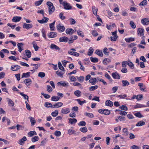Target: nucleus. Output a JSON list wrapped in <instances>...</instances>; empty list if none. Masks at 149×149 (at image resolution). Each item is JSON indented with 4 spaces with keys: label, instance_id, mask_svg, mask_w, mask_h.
Returning a JSON list of instances; mask_svg holds the SVG:
<instances>
[{
    "label": "nucleus",
    "instance_id": "obj_1",
    "mask_svg": "<svg viewBox=\"0 0 149 149\" xmlns=\"http://www.w3.org/2000/svg\"><path fill=\"white\" fill-rule=\"evenodd\" d=\"M47 5L49 6V15L52 14L55 10V8L53 4L50 1H48L47 3Z\"/></svg>",
    "mask_w": 149,
    "mask_h": 149
},
{
    "label": "nucleus",
    "instance_id": "obj_2",
    "mask_svg": "<svg viewBox=\"0 0 149 149\" xmlns=\"http://www.w3.org/2000/svg\"><path fill=\"white\" fill-rule=\"evenodd\" d=\"M117 31H115L113 32H112V34L114 36V37H113L112 36H111L110 37L111 40V41H116L118 37V36L117 35Z\"/></svg>",
    "mask_w": 149,
    "mask_h": 149
},
{
    "label": "nucleus",
    "instance_id": "obj_3",
    "mask_svg": "<svg viewBox=\"0 0 149 149\" xmlns=\"http://www.w3.org/2000/svg\"><path fill=\"white\" fill-rule=\"evenodd\" d=\"M57 30L60 32H62L64 31L65 28L63 26L61 25V24H58L57 26Z\"/></svg>",
    "mask_w": 149,
    "mask_h": 149
},
{
    "label": "nucleus",
    "instance_id": "obj_4",
    "mask_svg": "<svg viewBox=\"0 0 149 149\" xmlns=\"http://www.w3.org/2000/svg\"><path fill=\"white\" fill-rule=\"evenodd\" d=\"M64 6V8L65 9L70 10L72 8V7L70 5L69 3L66 1H64L62 3Z\"/></svg>",
    "mask_w": 149,
    "mask_h": 149
},
{
    "label": "nucleus",
    "instance_id": "obj_5",
    "mask_svg": "<svg viewBox=\"0 0 149 149\" xmlns=\"http://www.w3.org/2000/svg\"><path fill=\"white\" fill-rule=\"evenodd\" d=\"M141 22L143 25H148L149 24V19L145 18L141 20Z\"/></svg>",
    "mask_w": 149,
    "mask_h": 149
},
{
    "label": "nucleus",
    "instance_id": "obj_6",
    "mask_svg": "<svg viewBox=\"0 0 149 149\" xmlns=\"http://www.w3.org/2000/svg\"><path fill=\"white\" fill-rule=\"evenodd\" d=\"M65 32L67 34L71 35L74 33V31L72 29L69 28L66 29Z\"/></svg>",
    "mask_w": 149,
    "mask_h": 149
},
{
    "label": "nucleus",
    "instance_id": "obj_7",
    "mask_svg": "<svg viewBox=\"0 0 149 149\" xmlns=\"http://www.w3.org/2000/svg\"><path fill=\"white\" fill-rule=\"evenodd\" d=\"M112 76L114 79H119L120 78V75L117 72L113 73Z\"/></svg>",
    "mask_w": 149,
    "mask_h": 149
},
{
    "label": "nucleus",
    "instance_id": "obj_8",
    "mask_svg": "<svg viewBox=\"0 0 149 149\" xmlns=\"http://www.w3.org/2000/svg\"><path fill=\"white\" fill-rule=\"evenodd\" d=\"M70 111V109L69 108H66L65 109H62L61 110V113L63 114H66Z\"/></svg>",
    "mask_w": 149,
    "mask_h": 149
},
{
    "label": "nucleus",
    "instance_id": "obj_9",
    "mask_svg": "<svg viewBox=\"0 0 149 149\" xmlns=\"http://www.w3.org/2000/svg\"><path fill=\"white\" fill-rule=\"evenodd\" d=\"M48 20L49 18H48L44 17L41 20H38V21L41 24H44L46 23Z\"/></svg>",
    "mask_w": 149,
    "mask_h": 149
},
{
    "label": "nucleus",
    "instance_id": "obj_10",
    "mask_svg": "<svg viewBox=\"0 0 149 149\" xmlns=\"http://www.w3.org/2000/svg\"><path fill=\"white\" fill-rule=\"evenodd\" d=\"M63 104V103L61 102H58L56 103L53 106V108H57L62 107Z\"/></svg>",
    "mask_w": 149,
    "mask_h": 149
},
{
    "label": "nucleus",
    "instance_id": "obj_11",
    "mask_svg": "<svg viewBox=\"0 0 149 149\" xmlns=\"http://www.w3.org/2000/svg\"><path fill=\"white\" fill-rule=\"evenodd\" d=\"M20 66L18 65H14L12 66L11 68V70L13 71H16L18 70L20 68Z\"/></svg>",
    "mask_w": 149,
    "mask_h": 149
},
{
    "label": "nucleus",
    "instance_id": "obj_12",
    "mask_svg": "<svg viewBox=\"0 0 149 149\" xmlns=\"http://www.w3.org/2000/svg\"><path fill=\"white\" fill-rule=\"evenodd\" d=\"M26 137L24 136L22 139L19 140L18 143L21 145H23L24 144L25 141H26Z\"/></svg>",
    "mask_w": 149,
    "mask_h": 149
},
{
    "label": "nucleus",
    "instance_id": "obj_13",
    "mask_svg": "<svg viewBox=\"0 0 149 149\" xmlns=\"http://www.w3.org/2000/svg\"><path fill=\"white\" fill-rule=\"evenodd\" d=\"M144 30L143 29L141 28H139L138 29L137 32L140 36H143L144 35Z\"/></svg>",
    "mask_w": 149,
    "mask_h": 149
},
{
    "label": "nucleus",
    "instance_id": "obj_14",
    "mask_svg": "<svg viewBox=\"0 0 149 149\" xmlns=\"http://www.w3.org/2000/svg\"><path fill=\"white\" fill-rule=\"evenodd\" d=\"M32 25L31 24H27L25 23L24 24L23 28L27 29H29L32 28Z\"/></svg>",
    "mask_w": 149,
    "mask_h": 149
},
{
    "label": "nucleus",
    "instance_id": "obj_15",
    "mask_svg": "<svg viewBox=\"0 0 149 149\" xmlns=\"http://www.w3.org/2000/svg\"><path fill=\"white\" fill-rule=\"evenodd\" d=\"M21 17L19 16H15L12 19V21L13 22H17L19 21L21 19Z\"/></svg>",
    "mask_w": 149,
    "mask_h": 149
},
{
    "label": "nucleus",
    "instance_id": "obj_16",
    "mask_svg": "<svg viewBox=\"0 0 149 149\" xmlns=\"http://www.w3.org/2000/svg\"><path fill=\"white\" fill-rule=\"evenodd\" d=\"M69 123H70L71 125L74 124L77 122V120L75 118H69Z\"/></svg>",
    "mask_w": 149,
    "mask_h": 149
},
{
    "label": "nucleus",
    "instance_id": "obj_17",
    "mask_svg": "<svg viewBox=\"0 0 149 149\" xmlns=\"http://www.w3.org/2000/svg\"><path fill=\"white\" fill-rule=\"evenodd\" d=\"M138 86L140 87V89L141 91H144L146 89V87L142 83H139L138 84Z\"/></svg>",
    "mask_w": 149,
    "mask_h": 149
},
{
    "label": "nucleus",
    "instance_id": "obj_18",
    "mask_svg": "<svg viewBox=\"0 0 149 149\" xmlns=\"http://www.w3.org/2000/svg\"><path fill=\"white\" fill-rule=\"evenodd\" d=\"M48 36L50 38H53L56 36V33L55 32H50L48 34Z\"/></svg>",
    "mask_w": 149,
    "mask_h": 149
},
{
    "label": "nucleus",
    "instance_id": "obj_19",
    "mask_svg": "<svg viewBox=\"0 0 149 149\" xmlns=\"http://www.w3.org/2000/svg\"><path fill=\"white\" fill-rule=\"evenodd\" d=\"M24 82L26 86H29L31 84V80L30 79H26L24 80Z\"/></svg>",
    "mask_w": 149,
    "mask_h": 149
},
{
    "label": "nucleus",
    "instance_id": "obj_20",
    "mask_svg": "<svg viewBox=\"0 0 149 149\" xmlns=\"http://www.w3.org/2000/svg\"><path fill=\"white\" fill-rule=\"evenodd\" d=\"M6 99L8 102V104L10 106L13 107L14 106V104L13 100L8 98H6Z\"/></svg>",
    "mask_w": 149,
    "mask_h": 149
},
{
    "label": "nucleus",
    "instance_id": "obj_21",
    "mask_svg": "<svg viewBox=\"0 0 149 149\" xmlns=\"http://www.w3.org/2000/svg\"><path fill=\"white\" fill-rule=\"evenodd\" d=\"M68 38L64 36L60 38L59 41L60 42H65L68 41Z\"/></svg>",
    "mask_w": 149,
    "mask_h": 149
},
{
    "label": "nucleus",
    "instance_id": "obj_22",
    "mask_svg": "<svg viewBox=\"0 0 149 149\" xmlns=\"http://www.w3.org/2000/svg\"><path fill=\"white\" fill-rule=\"evenodd\" d=\"M89 82L91 83L92 85H95L97 82L96 79V78H92L89 80Z\"/></svg>",
    "mask_w": 149,
    "mask_h": 149
},
{
    "label": "nucleus",
    "instance_id": "obj_23",
    "mask_svg": "<svg viewBox=\"0 0 149 149\" xmlns=\"http://www.w3.org/2000/svg\"><path fill=\"white\" fill-rule=\"evenodd\" d=\"M74 95L77 97H79L81 95V92L79 90H76L74 92Z\"/></svg>",
    "mask_w": 149,
    "mask_h": 149
},
{
    "label": "nucleus",
    "instance_id": "obj_24",
    "mask_svg": "<svg viewBox=\"0 0 149 149\" xmlns=\"http://www.w3.org/2000/svg\"><path fill=\"white\" fill-rule=\"evenodd\" d=\"M145 124V123L142 120L140 121L136 124V126H142Z\"/></svg>",
    "mask_w": 149,
    "mask_h": 149
},
{
    "label": "nucleus",
    "instance_id": "obj_25",
    "mask_svg": "<svg viewBox=\"0 0 149 149\" xmlns=\"http://www.w3.org/2000/svg\"><path fill=\"white\" fill-rule=\"evenodd\" d=\"M113 102L109 100H107L105 102L106 105L109 107L113 106Z\"/></svg>",
    "mask_w": 149,
    "mask_h": 149
},
{
    "label": "nucleus",
    "instance_id": "obj_26",
    "mask_svg": "<svg viewBox=\"0 0 149 149\" xmlns=\"http://www.w3.org/2000/svg\"><path fill=\"white\" fill-rule=\"evenodd\" d=\"M50 47L52 49H55L56 50H60V49L58 46L53 44H51Z\"/></svg>",
    "mask_w": 149,
    "mask_h": 149
},
{
    "label": "nucleus",
    "instance_id": "obj_27",
    "mask_svg": "<svg viewBox=\"0 0 149 149\" xmlns=\"http://www.w3.org/2000/svg\"><path fill=\"white\" fill-rule=\"evenodd\" d=\"M111 60L109 58H104L103 61V63L104 65H107L108 63H110Z\"/></svg>",
    "mask_w": 149,
    "mask_h": 149
},
{
    "label": "nucleus",
    "instance_id": "obj_28",
    "mask_svg": "<svg viewBox=\"0 0 149 149\" xmlns=\"http://www.w3.org/2000/svg\"><path fill=\"white\" fill-rule=\"evenodd\" d=\"M29 118L30 120L32 126L34 125L36 123V121L35 119L32 117H29Z\"/></svg>",
    "mask_w": 149,
    "mask_h": 149
},
{
    "label": "nucleus",
    "instance_id": "obj_29",
    "mask_svg": "<svg viewBox=\"0 0 149 149\" xmlns=\"http://www.w3.org/2000/svg\"><path fill=\"white\" fill-rule=\"evenodd\" d=\"M60 99V97L58 96H53L52 97L51 100L52 101L56 102Z\"/></svg>",
    "mask_w": 149,
    "mask_h": 149
},
{
    "label": "nucleus",
    "instance_id": "obj_30",
    "mask_svg": "<svg viewBox=\"0 0 149 149\" xmlns=\"http://www.w3.org/2000/svg\"><path fill=\"white\" fill-rule=\"evenodd\" d=\"M123 84V86L125 87L128 86L130 84V83L127 80H123L122 81Z\"/></svg>",
    "mask_w": 149,
    "mask_h": 149
},
{
    "label": "nucleus",
    "instance_id": "obj_31",
    "mask_svg": "<svg viewBox=\"0 0 149 149\" xmlns=\"http://www.w3.org/2000/svg\"><path fill=\"white\" fill-rule=\"evenodd\" d=\"M30 72L23 73L22 75V78H23V77L26 78L29 77L30 76Z\"/></svg>",
    "mask_w": 149,
    "mask_h": 149
},
{
    "label": "nucleus",
    "instance_id": "obj_32",
    "mask_svg": "<svg viewBox=\"0 0 149 149\" xmlns=\"http://www.w3.org/2000/svg\"><path fill=\"white\" fill-rule=\"evenodd\" d=\"M92 9L93 10V14L95 15H97V12L98 10L97 8L95 7L94 6H93L92 7Z\"/></svg>",
    "mask_w": 149,
    "mask_h": 149
},
{
    "label": "nucleus",
    "instance_id": "obj_33",
    "mask_svg": "<svg viewBox=\"0 0 149 149\" xmlns=\"http://www.w3.org/2000/svg\"><path fill=\"white\" fill-rule=\"evenodd\" d=\"M33 47L36 51H37L38 50L39 47L37 45L36 43L34 41L32 42Z\"/></svg>",
    "mask_w": 149,
    "mask_h": 149
},
{
    "label": "nucleus",
    "instance_id": "obj_34",
    "mask_svg": "<svg viewBox=\"0 0 149 149\" xmlns=\"http://www.w3.org/2000/svg\"><path fill=\"white\" fill-rule=\"evenodd\" d=\"M127 65L132 69H133L134 67V65L133 63L130 61V60H128L127 61Z\"/></svg>",
    "mask_w": 149,
    "mask_h": 149
},
{
    "label": "nucleus",
    "instance_id": "obj_35",
    "mask_svg": "<svg viewBox=\"0 0 149 149\" xmlns=\"http://www.w3.org/2000/svg\"><path fill=\"white\" fill-rule=\"evenodd\" d=\"M98 87V86L97 85L92 86L89 88V90L90 91H93L96 89Z\"/></svg>",
    "mask_w": 149,
    "mask_h": 149
},
{
    "label": "nucleus",
    "instance_id": "obj_36",
    "mask_svg": "<svg viewBox=\"0 0 149 149\" xmlns=\"http://www.w3.org/2000/svg\"><path fill=\"white\" fill-rule=\"evenodd\" d=\"M25 53L26 55L28 58H30L31 57V53L29 50L28 49L26 50Z\"/></svg>",
    "mask_w": 149,
    "mask_h": 149
},
{
    "label": "nucleus",
    "instance_id": "obj_37",
    "mask_svg": "<svg viewBox=\"0 0 149 149\" xmlns=\"http://www.w3.org/2000/svg\"><path fill=\"white\" fill-rule=\"evenodd\" d=\"M125 40L126 42L129 43L131 42L134 41L135 39L134 38L131 37L129 38H125Z\"/></svg>",
    "mask_w": 149,
    "mask_h": 149
},
{
    "label": "nucleus",
    "instance_id": "obj_38",
    "mask_svg": "<svg viewBox=\"0 0 149 149\" xmlns=\"http://www.w3.org/2000/svg\"><path fill=\"white\" fill-rule=\"evenodd\" d=\"M37 134L35 131H31L28 133V135L30 137H32L34 135H36Z\"/></svg>",
    "mask_w": 149,
    "mask_h": 149
},
{
    "label": "nucleus",
    "instance_id": "obj_39",
    "mask_svg": "<svg viewBox=\"0 0 149 149\" xmlns=\"http://www.w3.org/2000/svg\"><path fill=\"white\" fill-rule=\"evenodd\" d=\"M68 84V83H66V82H63L62 81L59 82L57 83V84L58 85H59L60 84L61 86H67Z\"/></svg>",
    "mask_w": 149,
    "mask_h": 149
},
{
    "label": "nucleus",
    "instance_id": "obj_40",
    "mask_svg": "<svg viewBox=\"0 0 149 149\" xmlns=\"http://www.w3.org/2000/svg\"><path fill=\"white\" fill-rule=\"evenodd\" d=\"M146 107V106H145L144 105H143L140 104H137L134 106V108L135 109H136V108H140L145 107Z\"/></svg>",
    "mask_w": 149,
    "mask_h": 149
},
{
    "label": "nucleus",
    "instance_id": "obj_41",
    "mask_svg": "<svg viewBox=\"0 0 149 149\" xmlns=\"http://www.w3.org/2000/svg\"><path fill=\"white\" fill-rule=\"evenodd\" d=\"M77 77L78 81L81 83L83 82L84 80V78L82 76H81L79 77Z\"/></svg>",
    "mask_w": 149,
    "mask_h": 149
},
{
    "label": "nucleus",
    "instance_id": "obj_42",
    "mask_svg": "<svg viewBox=\"0 0 149 149\" xmlns=\"http://www.w3.org/2000/svg\"><path fill=\"white\" fill-rule=\"evenodd\" d=\"M23 45V44L22 43H18L17 45L19 49V51L20 52L23 50V49L21 47V46Z\"/></svg>",
    "mask_w": 149,
    "mask_h": 149
},
{
    "label": "nucleus",
    "instance_id": "obj_43",
    "mask_svg": "<svg viewBox=\"0 0 149 149\" xmlns=\"http://www.w3.org/2000/svg\"><path fill=\"white\" fill-rule=\"evenodd\" d=\"M90 60L91 62L93 63H96L98 61V59L97 58L90 57Z\"/></svg>",
    "mask_w": 149,
    "mask_h": 149
},
{
    "label": "nucleus",
    "instance_id": "obj_44",
    "mask_svg": "<svg viewBox=\"0 0 149 149\" xmlns=\"http://www.w3.org/2000/svg\"><path fill=\"white\" fill-rule=\"evenodd\" d=\"M44 105L45 107H51L52 108H53V105H52V104L49 102H45Z\"/></svg>",
    "mask_w": 149,
    "mask_h": 149
},
{
    "label": "nucleus",
    "instance_id": "obj_45",
    "mask_svg": "<svg viewBox=\"0 0 149 149\" xmlns=\"http://www.w3.org/2000/svg\"><path fill=\"white\" fill-rule=\"evenodd\" d=\"M55 22V21H54L52 23L49 24V26L51 31H52L54 30V25Z\"/></svg>",
    "mask_w": 149,
    "mask_h": 149
},
{
    "label": "nucleus",
    "instance_id": "obj_46",
    "mask_svg": "<svg viewBox=\"0 0 149 149\" xmlns=\"http://www.w3.org/2000/svg\"><path fill=\"white\" fill-rule=\"evenodd\" d=\"M96 54L98 55L99 56L102 57L103 56V54L102 52H101L99 50H97L95 52Z\"/></svg>",
    "mask_w": 149,
    "mask_h": 149
},
{
    "label": "nucleus",
    "instance_id": "obj_47",
    "mask_svg": "<svg viewBox=\"0 0 149 149\" xmlns=\"http://www.w3.org/2000/svg\"><path fill=\"white\" fill-rule=\"evenodd\" d=\"M38 137L37 136H36L31 138V141L32 142H34L38 141Z\"/></svg>",
    "mask_w": 149,
    "mask_h": 149
},
{
    "label": "nucleus",
    "instance_id": "obj_48",
    "mask_svg": "<svg viewBox=\"0 0 149 149\" xmlns=\"http://www.w3.org/2000/svg\"><path fill=\"white\" fill-rule=\"evenodd\" d=\"M87 129L86 127H83L81 128L80 129V130L83 133L86 132L87 131Z\"/></svg>",
    "mask_w": 149,
    "mask_h": 149
},
{
    "label": "nucleus",
    "instance_id": "obj_49",
    "mask_svg": "<svg viewBox=\"0 0 149 149\" xmlns=\"http://www.w3.org/2000/svg\"><path fill=\"white\" fill-rule=\"evenodd\" d=\"M134 115L137 117L139 118H142L143 117V116L140 112H138L135 113Z\"/></svg>",
    "mask_w": 149,
    "mask_h": 149
},
{
    "label": "nucleus",
    "instance_id": "obj_50",
    "mask_svg": "<svg viewBox=\"0 0 149 149\" xmlns=\"http://www.w3.org/2000/svg\"><path fill=\"white\" fill-rule=\"evenodd\" d=\"M58 112L57 110H56L52 113V115L54 117H56L58 115Z\"/></svg>",
    "mask_w": 149,
    "mask_h": 149
},
{
    "label": "nucleus",
    "instance_id": "obj_51",
    "mask_svg": "<svg viewBox=\"0 0 149 149\" xmlns=\"http://www.w3.org/2000/svg\"><path fill=\"white\" fill-rule=\"evenodd\" d=\"M63 13H61L59 14V16L61 20H64L65 19V17L63 15Z\"/></svg>",
    "mask_w": 149,
    "mask_h": 149
},
{
    "label": "nucleus",
    "instance_id": "obj_52",
    "mask_svg": "<svg viewBox=\"0 0 149 149\" xmlns=\"http://www.w3.org/2000/svg\"><path fill=\"white\" fill-rule=\"evenodd\" d=\"M69 78L71 81H77V79L73 76H70Z\"/></svg>",
    "mask_w": 149,
    "mask_h": 149
},
{
    "label": "nucleus",
    "instance_id": "obj_53",
    "mask_svg": "<svg viewBox=\"0 0 149 149\" xmlns=\"http://www.w3.org/2000/svg\"><path fill=\"white\" fill-rule=\"evenodd\" d=\"M93 49L92 47H90L89 49V51L88 53V55L89 56H91L93 52Z\"/></svg>",
    "mask_w": 149,
    "mask_h": 149
},
{
    "label": "nucleus",
    "instance_id": "obj_54",
    "mask_svg": "<svg viewBox=\"0 0 149 149\" xmlns=\"http://www.w3.org/2000/svg\"><path fill=\"white\" fill-rule=\"evenodd\" d=\"M130 24L132 28L134 29L136 28V25L133 21H131L130 22Z\"/></svg>",
    "mask_w": 149,
    "mask_h": 149
},
{
    "label": "nucleus",
    "instance_id": "obj_55",
    "mask_svg": "<svg viewBox=\"0 0 149 149\" xmlns=\"http://www.w3.org/2000/svg\"><path fill=\"white\" fill-rule=\"evenodd\" d=\"M77 34L78 35H79L82 37H84V33L82 31L79 30L77 31Z\"/></svg>",
    "mask_w": 149,
    "mask_h": 149
},
{
    "label": "nucleus",
    "instance_id": "obj_56",
    "mask_svg": "<svg viewBox=\"0 0 149 149\" xmlns=\"http://www.w3.org/2000/svg\"><path fill=\"white\" fill-rule=\"evenodd\" d=\"M45 76V73L43 72H40L38 74V76L41 78L44 77Z\"/></svg>",
    "mask_w": 149,
    "mask_h": 149
},
{
    "label": "nucleus",
    "instance_id": "obj_57",
    "mask_svg": "<svg viewBox=\"0 0 149 149\" xmlns=\"http://www.w3.org/2000/svg\"><path fill=\"white\" fill-rule=\"evenodd\" d=\"M104 111L103 113L106 115H109L110 113V111L108 109H104Z\"/></svg>",
    "mask_w": 149,
    "mask_h": 149
},
{
    "label": "nucleus",
    "instance_id": "obj_58",
    "mask_svg": "<svg viewBox=\"0 0 149 149\" xmlns=\"http://www.w3.org/2000/svg\"><path fill=\"white\" fill-rule=\"evenodd\" d=\"M77 101L78 102L79 104L81 105H82L83 104L86 103L85 100H84L83 101H81L79 99L77 100Z\"/></svg>",
    "mask_w": 149,
    "mask_h": 149
},
{
    "label": "nucleus",
    "instance_id": "obj_59",
    "mask_svg": "<svg viewBox=\"0 0 149 149\" xmlns=\"http://www.w3.org/2000/svg\"><path fill=\"white\" fill-rule=\"evenodd\" d=\"M47 91L49 93L51 92L52 91V88L49 85H47Z\"/></svg>",
    "mask_w": 149,
    "mask_h": 149
},
{
    "label": "nucleus",
    "instance_id": "obj_60",
    "mask_svg": "<svg viewBox=\"0 0 149 149\" xmlns=\"http://www.w3.org/2000/svg\"><path fill=\"white\" fill-rule=\"evenodd\" d=\"M61 132L59 131H56L54 132V134L56 136H60L61 135Z\"/></svg>",
    "mask_w": 149,
    "mask_h": 149
},
{
    "label": "nucleus",
    "instance_id": "obj_61",
    "mask_svg": "<svg viewBox=\"0 0 149 149\" xmlns=\"http://www.w3.org/2000/svg\"><path fill=\"white\" fill-rule=\"evenodd\" d=\"M73 85L75 86H78L80 88H81L82 87L81 84L77 82H74L73 83Z\"/></svg>",
    "mask_w": 149,
    "mask_h": 149
},
{
    "label": "nucleus",
    "instance_id": "obj_62",
    "mask_svg": "<svg viewBox=\"0 0 149 149\" xmlns=\"http://www.w3.org/2000/svg\"><path fill=\"white\" fill-rule=\"evenodd\" d=\"M20 94L22 96H23L24 97V98L25 99H27V101H29V100H28L29 97L27 95H26L22 93H20Z\"/></svg>",
    "mask_w": 149,
    "mask_h": 149
},
{
    "label": "nucleus",
    "instance_id": "obj_63",
    "mask_svg": "<svg viewBox=\"0 0 149 149\" xmlns=\"http://www.w3.org/2000/svg\"><path fill=\"white\" fill-rule=\"evenodd\" d=\"M92 35L94 36H96L98 35V34L97 32L95 30L92 31Z\"/></svg>",
    "mask_w": 149,
    "mask_h": 149
},
{
    "label": "nucleus",
    "instance_id": "obj_64",
    "mask_svg": "<svg viewBox=\"0 0 149 149\" xmlns=\"http://www.w3.org/2000/svg\"><path fill=\"white\" fill-rule=\"evenodd\" d=\"M56 73L58 75V76L60 77H63V73L61 71H57L56 72Z\"/></svg>",
    "mask_w": 149,
    "mask_h": 149
}]
</instances>
